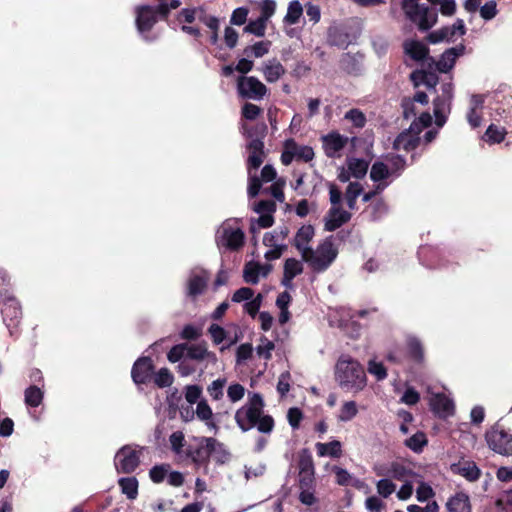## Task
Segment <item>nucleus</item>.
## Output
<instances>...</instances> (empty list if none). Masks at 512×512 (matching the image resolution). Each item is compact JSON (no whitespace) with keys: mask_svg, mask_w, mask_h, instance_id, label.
<instances>
[{"mask_svg":"<svg viewBox=\"0 0 512 512\" xmlns=\"http://www.w3.org/2000/svg\"><path fill=\"white\" fill-rule=\"evenodd\" d=\"M265 403L259 393L249 396L248 402L235 413V422L242 432L256 428L262 434H270L275 427L274 418L264 413Z\"/></svg>","mask_w":512,"mask_h":512,"instance_id":"nucleus-1","label":"nucleus"},{"mask_svg":"<svg viewBox=\"0 0 512 512\" xmlns=\"http://www.w3.org/2000/svg\"><path fill=\"white\" fill-rule=\"evenodd\" d=\"M335 380L341 389L357 393L367 385L363 366L350 356L342 355L335 366Z\"/></svg>","mask_w":512,"mask_h":512,"instance_id":"nucleus-2","label":"nucleus"},{"mask_svg":"<svg viewBox=\"0 0 512 512\" xmlns=\"http://www.w3.org/2000/svg\"><path fill=\"white\" fill-rule=\"evenodd\" d=\"M486 442L491 450L500 455H512V433L501 425L495 424L485 433Z\"/></svg>","mask_w":512,"mask_h":512,"instance_id":"nucleus-3","label":"nucleus"},{"mask_svg":"<svg viewBox=\"0 0 512 512\" xmlns=\"http://www.w3.org/2000/svg\"><path fill=\"white\" fill-rule=\"evenodd\" d=\"M141 451L133 449L130 445L121 447L114 458L117 473L131 474L140 465Z\"/></svg>","mask_w":512,"mask_h":512,"instance_id":"nucleus-4","label":"nucleus"},{"mask_svg":"<svg viewBox=\"0 0 512 512\" xmlns=\"http://www.w3.org/2000/svg\"><path fill=\"white\" fill-rule=\"evenodd\" d=\"M135 24L138 32L149 40L148 34L158 22L160 13H158V5H140L135 9Z\"/></svg>","mask_w":512,"mask_h":512,"instance_id":"nucleus-5","label":"nucleus"},{"mask_svg":"<svg viewBox=\"0 0 512 512\" xmlns=\"http://www.w3.org/2000/svg\"><path fill=\"white\" fill-rule=\"evenodd\" d=\"M223 451V444L212 437H202L200 444L195 449L189 448L186 452L187 457L191 458L196 465H207L213 452L217 450Z\"/></svg>","mask_w":512,"mask_h":512,"instance_id":"nucleus-6","label":"nucleus"},{"mask_svg":"<svg viewBox=\"0 0 512 512\" xmlns=\"http://www.w3.org/2000/svg\"><path fill=\"white\" fill-rule=\"evenodd\" d=\"M237 91L243 99L261 100L267 94V87L254 76H239Z\"/></svg>","mask_w":512,"mask_h":512,"instance_id":"nucleus-7","label":"nucleus"},{"mask_svg":"<svg viewBox=\"0 0 512 512\" xmlns=\"http://www.w3.org/2000/svg\"><path fill=\"white\" fill-rule=\"evenodd\" d=\"M155 365L151 357H139L131 369V378L137 385L148 384L154 375Z\"/></svg>","mask_w":512,"mask_h":512,"instance_id":"nucleus-8","label":"nucleus"},{"mask_svg":"<svg viewBox=\"0 0 512 512\" xmlns=\"http://www.w3.org/2000/svg\"><path fill=\"white\" fill-rule=\"evenodd\" d=\"M322 142L325 155L329 158H335L346 146L348 138L337 131H332L322 137Z\"/></svg>","mask_w":512,"mask_h":512,"instance_id":"nucleus-9","label":"nucleus"},{"mask_svg":"<svg viewBox=\"0 0 512 512\" xmlns=\"http://www.w3.org/2000/svg\"><path fill=\"white\" fill-rule=\"evenodd\" d=\"M245 242V234L240 228L233 229L231 227L223 228L221 239L218 244L225 246L231 251H238L243 247Z\"/></svg>","mask_w":512,"mask_h":512,"instance_id":"nucleus-10","label":"nucleus"},{"mask_svg":"<svg viewBox=\"0 0 512 512\" xmlns=\"http://www.w3.org/2000/svg\"><path fill=\"white\" fill-rule=\"evenodd\" d=\"M430 408L439 418L451 416L455 410L453 401L444 393L435 394L431 398Z\"/></svg>","mask_w":512,"mask_h":512,"instance_id":"nucleus-11","label":"nucleus"},{"mask_svg":"<svg viewBox=\"0 0 512 512\" xmlns=\"http://www.w3.org/2000/svg\"><path fill=\"white\" fill-rule=\"evenodd\" d=\"M464 52L465 46L463 44L445 50L436 64L439 72L448 73L454 67L457 58L462 56Z\"/></svg>","mask_w":512,"mask_h":512,"instance_id":"nucleus-12","label":"nucleus"},{"mask_svg":"<svg viewBox=\"0 0 512 512\" xmlns=\"http://www.w3.org/2000/svg\"><path fill=\"white\" fill-rule=\"evenodd\" d=\"M350 219L351 213L340 207H331L325 219V230L330 232L335 231L343 224L349 222Z\"/></svg>","mask_w":512,"mask_h":512,"instance_id":"nucleus-13","label":"nucleus"},{"mask_svg":"<svg viewBox=\"0 0 512 512\" xmlns=\"http://www.w3.org/2000/svg\"><path fill=\"white\" fill-rule=\"evenodd\" d=\"M302 259L309 264L314 272H323L331 265L332 257L325 258L316 253L312 248H306L302 253Z\"/></svg>","mask_w":512,"mask_h":512,"instance_id":"nucleus-14","label":"nucleus"},{"mask_svg":"<svg viewBox=\"0 0 512 512\" xmlns=\"http://www.w3.org/2000/svg\"><path fill=\"white\" fill-rule=\"evenodd\" d=\"M302 259L309 264L314 272H323L331 265L332 257L325 258L316 253L312 248H306L302 253Z\"/></svg>","mask_w":512,"mask_h":512,"instance_id":"nucleus-15","label":"nucleus"},{"mask_svg":"<svg viewBox=\"0 0 512 512\" xmlns=\"http://www.w3.org/2000/svg\"><path fill=\"white\" fill-rule=\"evenodd\" d=\"M250 154H249V157H248V168L249 169H258L262 163H263V159H264V156H265V153H264V142L259 139V138H255V139H252L248 146H247Z\"/></svg>","mask_w":512,"mask_h":512,"instance_id":"nucleus-16","label":"nucleus"},{"mask_svg":"<svg viewBox=\"0 0 512 512\" xmlns=\"http://www.w3.org/2000/svg\"><path fill=\"white\" fill-rule=\"evenodd\" d=\"M414 19H410L412 22H417L418 28L421 31H427L430 28H432L437 20L438 15L435 11H431L429 7L426 6H420L419 10L416 12V14L413 16Z\"/></svg>","mask_w":512,"mask_h":512,"instance_id":"nucleus-17","label":"nucleus"},{"mask_svg":"<svg viewBox=\"0 0 512 512\" xmlns=\"http://www.w3.org/2000/svg\"><path fill=\"white\" fill-rule=\"evenodd\" d=\"M403 49L405 54L414 61H424L429 54L428 47L418 40L404 41Z\"/></svg>","mask_w":512,"mask_h":512,"instance_id":"nucleus-18","label":"nucleus"},{"mask_svg":"<svg viewBox=\"0 0 512 512\" xmlns=\"http://www.w3.org/2000/svg\"><path fill=\"white\" fill-rule=\"evenodd\" d=\"M420 144V138L412 136L409 131L401 132L393 141L394 150L414 151Z\"/></svg>","mask_w":512,"mask_h":512,"instance_id":"nucleus-19","label":"nucleus"},{"mask_svg":"<svg viewBox=\"0 0 512 512\" xmlns=\"http://www.w3.org/2000/svg\"><path fill=\"white\" fill-rule=\"evenodd\" d=\"M447 512H471L470 499L464 492L451 496L446 503Z\"/></svg>","mask_w":512,"mask_h":512,"instance_id":"nucleus-20","label":"nucleus"},{"mask_svg":"<svg viewBox=\"0 0 512 512\" xmlns=\"http://www.w3.org/2000/svg\"><path fill=\"white\" fill-rule=\"evenodd\" d=\"M314 233L315 231L312 225H303L298 229L292 241V245L302 254L306 248H310L307 244L312 240Z\"/></svg>","mask_w":512,"mask_h":512,"instance_id":"nucleus-21","label":"nucleus"},{"mask_svg":"<svg viewBox=\"0 0 512 512\" xmlns=\"http://www.w3.org/2000/svg\"><path fill=\"white\" fill-rule=\"evenodd\" d=\"M376 474L378 476H389L396 480L402 481L411 474V470L402 463L392 462L386 470L379 469L376 471Z\"/></svg>","mask_w":512,"mask_h":512,"instance_id":"nucleus-22","label":"nucleus"},{"mask_svg":"<svg viewBox=\"0 0 512 512\" xmlns=\"http://www.w3.org/2000/svg\"><path fill=\"white\" fill-rule=\"evenodd\" d=\"M263 74L267 82L274 83L285 74V68L274 58L265 64Z\"/></svg>","mask_w":512,"mask_h":512,"instance_id":"nucleus-23","label":"nucleus"},{"mask_svg":"<svg viewBox=\"0 0 512 512\" xmlns=\"http://www.w3.org/2000/svg\"><path fill=\"white\" fill-rule=\"evenodd\" d=\"M315 448L318 456H330L332 458H339L342 455V445L338 440H333L328 443L317 442Z\"/></svg>","mask_w":512,"mask_h":512,"instance_id":"nucleus-24","label":"nucleus"},{"mask_svg":"<svg viewBox=\"0 0 512 512\" xmlns=\"http://www.w3.org/2000/svg\"><path fill=\"white\" fill-rule=\"evenodd\" d=\"M407 352L412 361L421 364L424 361V348L421 341L414 336H410L406 341Z\"/></svg>","mask_w":512,"mask_h":512,"instance_id":"nucleus-25","label":"nucleus"},{"mask_svg":"<svg viewBox=\"0 0 512 512\" xmlns=\"http://www.w3.org/2000/svg\"><path fill=\"white\" fill-rule=\"evenodd\" d=\"M121 492L126 495L129 500H134L138 496L139 483L136 477H122L118 480Z\"/></svg>","mask_w":512,"mask_h":512,"instance_id":"nucleus-26","label":"nucleus"},{"mask_svg":"<svg viewBox=\"0 0 512 512\" xmlns=\"http://www.w3.org/2000/svg\"><path fill=\"white\" fill-rule=\"evenodd\" d=\"M385 160L388 162L391 176L394 178L400 177L406 169V159L402 155L387 154Z\"/></svg>","mask_w":512,"mask_h":512,"instance_id":"nucleus-27","label":"nucleus"},{"mask_svg":"<svg viewBox=\"0 0 512 512\" xmlns=\"http://www.w3.org/2000/svg\"><path fill=\"white\" fill-rule=\"evenodd\" d=\"M207 281L208 276L205 274L191 276L188 280V296L195 298L201 295L207 286Z\"/></svg>","mask_w":512,"mask_h":512,"instance_id":"nucleus-28","label":"nucleus"},{"mask_svg":"<svg viewBox=\"0 0 512 512\" xmlns=\"http://www.w3.org/2000/svg\"><path fill=\"white\" fill-rule=\"evenodd\" d=\"M433 108L436 125L441 127L446 122V111L449 110V104L444 97L437 96L433 100Z\"/></svg>","mask_w":512,"mask_h":512,"instance_id":"nucleus-29","label":"nucleus"},{"mask_svg":"<svg viewBox=\"0 0 512 512\" xmlns=\"http://www.w3.org/2000/svg\"><path fill=\"white\" fill-rule=\"evenodd\" d=\"M260 272V263L254 261L247 262L243 269V279L248 284L256 285L259 283Z\"/></svg>","mask_w":512,"mask_h":512,"instance_id":"nucleus-30","label":"nucleus"},{"mask_svg":"<svg viewBox=\"0 0 512 512\" xmlns=\"http://www.w3.org/2000/svg\"><path fill=\"white\" fill-rule=\"evenodd\" d=\"M340 68L349 75L358 76L360 74V65L357 59L350 53H345L340 59Z\"/></svg>","mask_w":512,"mask_h":512,"instance_id":"nucleus-31","label":"nucleus"},{"mask_svg":"<svg viewBox=\"0 0 512 512\" xmlns=\"http://www.w3.org/2000/svg\"><path fill=\"white\" fill-rule=\"evenodd\" d=\"M404 444L413 452L420 453L423 451V448L428 444V439L424 432L417 431L411 437L406 439Z\"/></svg>","mask_w":512,"mask_h":512,"instance_id":"nucleus-32","label":"nucleus"},{"mask_svg":"<svg viewBox=\"0 0 512 512\" xmlns=\"http://www.w3.org/2000/svg\"><path fill=\"white\" fill-rule=\"evenodd\" d=\"M391 177L389 166L382 161H375L370 170V179L373 182H380Z\"/></svg>","mask_w":512,"mask_h":512,"instance_id":"nucleus-33","label":"nucleus"},{"mask_svg":"<svg viewBox=\"0 0 512 512\" xmlns=\"http://www.w3.org/2000/svg\"><path fill=\"white\" fill-rule=\"evenodd\" d=\"M453 31L450 26H443L438 30L432 31L428 34L427 40L431 44H437L442 41L451 42L453 41Z\"/></svg>","mask_w":512,"mask_h":512,"instance_id":"nucleus-34","label":"nucleus"},{"mask_svg":"<svg viewBox=\"0 0 512 512\" xmlns=\"http://www.w3.org/2000/svg\"><path fill=\"white\" fill-rule=\"evenodd\" d=\"M458 473L468 481H476L481 476V471L475 462L467 461L458 467Z\"/></svg>","mask_w":512,"mask_h":512,"instance_id":"nucleus-35","label":"nucleus"},{"mask_svg":"<svg viewBox=\"0 0 512 512\" xmlns=\"http://www.w3.org/2000/svg\"><path fill=\"white\" fill-rule=\"evenodd\" d=\"M286 148L290 146L294 148L296 153V158L299 160H303L305 162H309L314 157L313 148L310 146H298L297 143L293 139H289L285 143Z\"/></svg>","mask_w":512,"mask_h":512,"instance_id":"nucleus-36","label":"nucleus"},{"mask_svg":"<svg viewBox=\"0 0 512 512\" xmlns=\"http://www.w3.org/2000/svg\"><path fill=\"white\" fill-rule=\"evenodd\" d=\"M348 170L353 177L363 178L368 170V162L364 159L352 158L348 161Z\"/></svg>","mask_w":512,"mask_h":512,"instance_id":"nucleus-37","label":"nucleus"},{"mask_svg":"<svg viewBox=\"0 0 512 512\" xmlns=\"http://www.w3.org/2000/svg\"><path fill=\"white\" fill-rule=\"evenodd\" d=\"M152 380L158 388H166L173 384L174 376L168 368L164 367L154 372Z\"/></svg>","mask_w":512,"mask_h":512,"instance_id":"nucleus-38","label":"nucleus"},{"mask_svg":"<svg viewBox=\"0 0 512 512\" xmlns=\"http://www.w3.org/2000/svg\"><path fill=\"white\" fill-rule=\"evenodd\" d=\"M368 211L370 213L371 220L377 221L388 213V205L384 199L379 198L368 206Z\"/></svg>","mask_w":512,"mask_h":512,"instance_id":"nucleus-39","label":"nucleus"},{"mask_svg":"<svg viewBox=\"0 0 512 512\" xmlns=\"http://www.w3.org/2000/svg\"><path fill=\"white\" fill-rule=\"evenodd\" d=\"M303 14V8L299 1L294 0L289 3L287 14L284 17V22L293 25L298 23Z\"/></svg>","mask_w":512,"mask_h":512,"instance_id":"nucleus-40","label":"nucleus"},{"mask_svg":"<svg viewBox=\"0 0 512 512\" xmlns=\"http://www.w3.org/2000/svg\"><path fill=\"white\" fill-rule=\"evenodd\" d=\"M362 191L363 188L358 182L349 183L345 192V199L349 209H355L357 198L362 193Z\"/></svg>","mask_w":512,"mask_h":512,"instance_id":"nucleus-41","label":"nucleus"},{"mask_svg":"<svg viewBox=\"0 0 512 512\" xmlns=\"http://www.w3.org/2000/svg\"><path fill=\"white\" fill-rule=\"evenodd\" d=\"M43 400V392L35 385L29 386L25 390V403L30 407H38Z\"/></svg>","mask_w":512,"mask_h":512,"instance_id":"nucleus-42","label":"nucleus"},{"mask_svg":"<svg viewBox=\"0 0 512 512\" xmlns=\"http://www.w3.org/2000/svg\"><path fill=\"white\" fill-rule=\"evenodd\" d=\"M206 347V341H201L197 344H188V348L186 350V358L198 362L203 361Z\"/></svg>","mask_w":512,"mask_h":512,"instance_id":"nucleus-43","label":"nucleus"},{"mask_svg":"<svg viewBox=\"0 0 512 512\" xmlns=\"http://www.w3.org/2000/svg\"><path fill=\"white\" fill-rule=\"evenodd\" d=\"M271 42L270 41H259L251 46H247L243 53L247 56L252 54L256 58H260L269 52Z\"/></svg>","mask_w":512,"mask_h":512,"instance_id":"nucleus-44","label":"nucleus"},{"mask_svg":"<svg viewBox=\"0 0 512 512\" xmlns=\"http://www.w3.org/2000/svg\"><path fill=\"white\" fill-rule=\"evenodd\" d=\"M298 467H299V473H306V474L310 473V475L312 473H315L313 458L307 449H304L302 451V453L300 454Z\"/></svg>","mask_w":512,"mask_h":512,"instance_id":"nucleus-45","label":"nucleus"},{"mask_svg":"<svg viewBox=\"0 0 512 512\" xmlns=\"http://www.w3.org/2000/svg\"><path fill=\"white\" fill-rule=\"evenodd\" d=\"M188 343H180L171 347L167 353V359L171 363H179L186 357Z\"/></svg>","mask_w":512,"mask_h":512,"instance_id":"nucleus-46","label":"nucleus"},{"mask_svg":"<svg viewBox=\"0 0 512 512\" xmlns=\"http://www.w3.org/2000/svg\"><path fill=\"white\" fill-rule=\"evenodd\" d=\"M304 270L302 263L295 258H287L284 262L283 274L295 278L300 275Z\"/></svg>","mask_w":512,"mask_h":512,"instance_id":"nucleus-47","label":"nucleus"},{"mask_svg":"<svg viewBox=\"0 0 512 512\" xmlns=\"http://www.w3.org/2000/svg\"><path fill=\"white\" fill-rule=\"evenodd\" d=\"M506 130L495 124H490L485 132L487 141L491 143H501L505 139Z\"/></svg>","mask_w":512,"mask_h":512,"instance_id":"nucleus-48","label":"nucleus"},{"mask_svg":"<svg viewBox=\"0 0 512 512\" xmlns=\"http://www.w3.org/2000/svg\"><path fill=\"white\" fill-rule=\"evenodd\" d=\"M358 413L357 404L355 401H347L345 402L338 416V419L343 422H347L352 420Z\"/></svg>","mask_w":512,"mask_h":512,"instance_id":"nucleus-49","label":"nucleus"},{"mask_svg":"<svg viewBox=\"0 0 512 512\" xmlns=\"http://www.w3.org/2000/svg\"><path fill=\"white\" fill-rule=\"evenodd\" d=\"M266 30V21L262 18H258L254 21H250L244 28L246 33L253 34L257 37H263Z\"/></svg>","mask_w":512,"mask_h":512,"instance_id":"nucleus-50","label":"nucleus"},{"mask_svg":"<svg viewBox=\"0 0 512 512\" xmlns=\"http://www.w3.org/2000/svg\"><path fill=\"white\" fill-rule=\"evenodd\" d=\"M169 468V464H160L153 466L149 470V477L151 481L157 484L163 482L168 474Z\"/></svg>","mask_w":512,"mask_h":512,"instance_id":"nucleus-51","label":"nucleus"},{"mask_svg":"<svg viewBox=\"0 0 512 512\" xmlns=\"http://www.w3.org/2000/svg\"><path fill=\"white\" fill-rule=\"evenodd\" d=\"M345 119L350 120L356 128H363L366 124L365 114L357 108H353L347 111L345 114Z\"/></svg>","mask_w":512,"mask_h":512,"instance_id":"nucleus-52","label":"nucleus"},{"mask_svg":"<svg viewBox=\"0 0 512 512\" xmlns=\"http://www.w3.org/2000/svg\"><path fill=\"white\" fill-rule=\"evenodd\" d=\"M333 473L335 474L336 483L340 486H356L352 483V476L351 474L344 468H341L339 466H333L332 468Z\"/></svg>","mask_w":512,"mask_h":512,"instance_id":"nucleus-53","label":"nucleus"},{"mask_svg":"<svg viewBox=\"0 0 512 512\" xmlns=\"http://www.w3.org/2000/svg\"><path fill=\"white\" fill-rule=\"evenodd\" d=\"M262 113V109L250 102H246L241 109L242 118L253 121L257 119Z\"/></svg>","mask_w":512,"mask_h":512,"instance_id":"nucleus-54","label":"nucleus"},{"mask_svg":"<svg viewBox=\"0 0 512 512\" xmlns=\"http://www.w3.org/2000/svg\"><path fill=\"white\" fill-rule=\"evenodd\" d=\"M202 336V330L192 324H187L180 332V338L186 341H196Z\"/></svg>","mask_w":512,"mask_h":512,"instance_id":"nucleus-55","label":"nucleus"},{"mask_svg":"<svg viewBox=\"0 0 512 512\" xmlns=\"http://www.w3.org/2000/svg\"><path fill=\"white\" fill-rule=\"evenodd\" d=\"M226 384V379L224 378H218L214 380L209 386H208V393L214 400H220L223 397V388Z\"/></svg>","mask_w":512,"mask_h":512,"instance_id":"nucleus-56","label":"nucleus"},{"mask_svg":"<svg viewBox=\"0 0 512 512\" xmlns=\"http://www.w3.org/2000/svg\"><path fill=\"white\" fill-rule=\"evenodd\" d=\"M208 332L211 335L212 341L215 345L222 343L227 337L226 330L222 326L215 323L209 326Z\"/></svg>","mask_w":512,"mask_h":512,"instance_id":"nucleus-57","label":"nucleus"},{"mask_svg":"<svg viewBox=\"0 0 512 512\" xmlns=\"http://www.w3.org/2000/svg\"><path fill=\"white\" fill-rule=\"evenodd\" d=\"M197 19L210 30H219V19L215 16L208 15L203 8H199Z\"/></svg>","mask_w":512,"mask_h":512,"instance_id":"nucleus-58","label":"nucleus"},{"mask_svg":"<svg viewBox=\"0 0 512 512\" xmlns=\"http://www.w3.org/2000/svg\"><path fill=\"white\" fill-rule=\"evenodd\" d=\"M191 361L185 357V359L178 363L176 371L181 377H187L196 372V366Z\"/></svg>","mask_w":512,"mask_h":512,"instance_id":"nucleus-59","label":"nucleus"},{"mask_svg":"<svg viewBox=\"0 0 512 512\" xmlns=\"http://www.w3.org/2000/svg\"><path fill=\"white\" fill-rule=\"evenodd\" d=\"M254 296V290L249 287H241L236 290L232 295V301L235 303H241L243 301H250Z\"/></svg>","mask_w":512,"mask_h":512,"instance_id":"nucleus-60","label":"nucleus"},{"mask_svg":"<svg viewBox=\"0 0 512 512\" xmlns=\"http://www.w3.org/2000/svg\"><path fill=\"white\" fill-rule=\"evenodd\" d=\"M262 295L258 294L256 297L252 298L250 301L246 302L243 306L244 310L254 318L258 313L262 304Z\"/></svg>","mask_w":512,"mask_h":512,"instance_id":"nucleus-61","label":"nucleus"},{"mask_svg":"<svg viewBox=\"0 0 512 512\" xmlns=\"http://www.w3.org/2000/svg\"><path fill=\"white\" fill-rule=\"evenodd\" d=\"M377 492L384 498L389 497L396 489L395 484L389 479H381L377 482Z\"/></svg>","mask_w":512,"mask_h":512,"instance_id":"nucleus-62","label":"nucleus"},{"mask_svg":"<svg viewBox=\"0 0 512 512\" xmlns=\"http://www.w3.org/2000/svg\"><path fill=\"white\" fill-rule=\"evenodd\" d=\"M253 354V347L250 343L241 344L236 351V362L238 364L250 359Z\"/></svg>","mask_w":512,"mask_h":512,"instance_id":"nucleus-63","label":"nucleus"},{"mask_svg":"<svg viewBox=\"0 0 512 512\" xmlns=\"http://www.w3.org/2000/svg\"><path fill=\"white\" fill-rule=\"evenodd\" d=\"M497 4L491 0L480 7V15L484 20H491L497 15Z\"/></svg>","mask_w":512,"mask_h":512,"instance_id":"nucleus-64","label":"nucleus"}]
</instances>
